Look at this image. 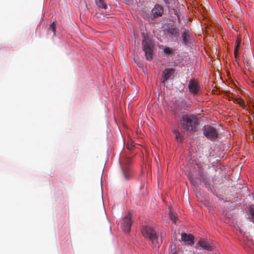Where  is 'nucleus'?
<instances>
[{"label": "nucleus", "instance_id": "nucleus-12", "mask_svg": "<svg viewBox=\"0 0 254 254\" xmlns=\"http://www.w3.org/2000/svg\"><path fill=\"white\" fill-rule=\"evenodd\" d=\"M181 239L183 241L187 242L189 244H193L194 237L191 234H188L186 233H183L181 235Z\"/></svg>", "mask_w": 254, "mask_h": 254}, {"label": "nucleus", "instance_id": "nucleus-13", "mask_svg": "<svg viewBox=\"0 0 254 254\" xmlns=\"http://www.w3.org/2000/svg\"><path fill=\"white\" fill-rule=\"evenodd\" d=\"M96 5L101 8L106 9L107 8V4L105 0H95Z\"/></svg>", "mask_w": 254, "mask_h": 254}, {"label": "nucleus", "instance_id": "nucleus-24", "mask_svg": "<svg viewBox=\"0 0 254 254\" xmlns=\"http://www.w3.org/2000/svg\"><path fill=\"white\" fill-rule=\"evenodd\" d=\"M238 49H236L235 48V50H234V56H235V57L236 58H237V56H238Z\"/></svg>", "mask_w": 254, "mask_h": 254}, {"label": "nucleus", "instance_id": "nucleus-15", "mask_svg": "<svg viewBox=\"0 0 254 254\" xmlns=\"http://www.w3.org/2000/svg\"><path fill=\"white\" fill-rule=\"evenodd\" d=\"M173 133L175 135V138L178 142H181L183 140L182 135L181 133L177 129H173Z\"/></svg>", "mask_w": 254, "mask_h": 254}, {"label": "nucleus", "instance_id": "nucleus-23", "mask_svg": "<svg viewBox=\"0 0 254 254\" xmlns=\"http://www.w3.org/2000/svg\"><path fill=\"white\" fill-rule=\"evenodd\" d=\"M198 175L199 176L200 178L202 179V180L203 181H204L206 179L205 176H204L203 173L201 171L199 172Z\"/></svg>", "mask_w": 254, "mask_h": 254}, {"label": "nucleus", "instance_id": "nucleus-16", "mask_svg": "<svg viewBox=\"0 0 254 254\" xmlns=\"http://www.w3.org/2000/svg\"><path fill=\"white\" fill-rule=\"evenodd\" d=\"M198 244L200 247H201L202 248L205 250H210L211 249V246L206 241H199L198 242Z\"/></svg>", "mask_w": 254, "mask_h": 254}, {"label": "nucleus", "instance_id": "nucleus-9", "mask_svg": "<svg viewBox=\"0 0 254 254\" xmlns=\"http://www.w3.org/2000/svg\"><path fill=\"white\" fill-rule=\"evenodd\" d=\"M166 31L170 37L177 38L180 36L179 29L173 26H168Z\"/></svg>", "mask_w": 254, "mask_h": 254}, {"label": "nucleus", "instance_id": "nucleus-20", "mask_svg": "<svg viewBox=\"0 0 254 254\" xmlns=\"http://www.w3.org/2000/svg\"><path fill=\"white\" fill-rule=\"evenodd\" d=\"M241 42V39L240 38L238 37L236 41V44L235 45V48L236 49H239Z\"/></svg>", "mask_w": 254, "mask_h": 254}, {"label": "nucleus", "instance_id": "nucleus-10", "mask_svg": "<svg viewBox=\"0 0 254 254\" xmlns=\"http://www.w3.org/2000/svg\"><path fill=\"white\" fill-rule=\"evenodd\" d=\"M181 33L182 43L185 45L190 43V32L188 30L184 29L182 31Z\"/></svg>", "mask_w": 254, "mask_h": 254}, {"label": "nucleus", "instance_id": "nucleus-6", "mask_svg": "<svg viewBox=\"0 0 254 254\" xmlns=\"http://www.w3.org/2000/svg\"><path fill=\"white\" fill-rule=\"evenodd\" d=\"M164 12L163 7L159 5L156 4L151 10L149 17L152 20L161 16Z\"/></svg>", "mask_w": 254, "mask_h": 254}, {"label": "nucleus", "instance_id": "nucleus-19", "mask_svg": "<svg viewBox=\"0 0 254 254\" xmlns=\"http://www.w3.org/2000/svg\"><path fill=\"white\" fill-rule=\"evenodd\" d=\"M170 219L173 221L175 224L177 222V216L175 213H170Z\"/></svg>", "mask_w": 254, "mask_h": 254}, {"label": "nucleus", "instance_id": "nucleus-25", "mask_svg": "<svg viewBox=\"0 0 254 254\" xmlns=\"http://www.w3.org/2000/svg\"><path fill=\"white\" fill-rule=\"evenodd\" d=\"M172 254H176V253H172Z\"/></svg>", "mask_w": 254, "mask_h": 254}, {"label": "nucleus", "instance_id": "nucleus-1", "mask_svg": "<svg viewBox=\"0 0 254 254\" xmlns=\"http://www.w3.org/2000/svg\"><path fill=\"white\" fill-rule=\"evenodd\" d=\"M200 120L199 118L193 114H184L179 121V124L183 132L192 134L197 131Z\"/></svg>", "mask_w": 254, "mask_h": 254}, {"label": "nucleus", "instance_id": "nucleus-5", "mask_svg": "<svg viewBox=\"0 0 254 254\" xmlns=\"http://www.w3.org/2000/svg\"><path fill=\"white\" fill-rule=\"evenodd\" d=\"M188 88L189 92L193 95L198 94L201 90L198 81L195 79H191L190 80L188 84Z\"/></svg>", "mask_w": 254, "mask_h": 254}, {"label": "nucleus", "instance_id": "nucleus-21", "mask_svg": "<svg viewBox=\"0 0 254 254\" xmlns=\"http://www.w3.org/2000/svg\"><path fill=\"white\" fill-rule=\"evenodd\" d=\"M249 62H250V66L254 68V58L253 56H251L250 57V59L249 60Z\"/></svg>", "mask_w": 254, "mask_h": 254}, {"label": "nucleus", "instance_id": "nucleus-17", "mask_svg": "<svg viewBox=\"0 0 254 254\" xmlns=\"http://www.w3.org/2000/svg\"><path fill=\"white\" fill-rule=\"evenodd\" d=\"M234 102L235 103L239 104L241 107H244L245 106L244 101L240 98H235L234 100Z\"/></svg>", "mask_w": 254, "mask_h": 254}, {"label": "nucleus", "instance_id": "nucleus-18", "mask_svg": "<svg viewBox=\"0 0 254 254\" xmlns=\"http://www.w3.org/2000/svg\"><path fill=\"white\" fill-rule=\"evenodd\" d=\"M49 30L53 32L54 35H56V22L54 21L50 26Z\"/></svg>", "mask_w": 254, "mask_h": 254}, {"label": "nucleus", "instance_id": "nucleus-14", "mask_svg": "<svg viewBox=\"0 0 254 254\" xmlns=\"http://www.w3.org/2000/svg\"><path fill=\"white\" fill-rule=\"evenodd\" d=\"M248 211L250 216L248 218L254 224V206H250L248 207Z\"/></svg>", "mask_w": 254, "mask_h": 254}, {"label": "nucleus", "instance_id": "nucleus-22", "mask_svg": "<svg viewBox=\"0 0 254 254\" xmlns=\"http://www.w3.org/2000/svg\"><path fill=\"white\" fill-rule=\"evenodd\" d=\"M172 49L170 48H166L164 50V52L166 54H170L172 53Z\"/></svg>", "mask_w": 254, "mask_h": 254}, {"label": "nucleus", "instance_id": "nucleus-8", "mask_svg": "<svg viewBox=\"0 0 254 254\" xmlns=\"http://www.w3.org/2000/svg\"><path fill=\"white\" fill-rule=\"evenodd\" d=\"M132 225V221L129 214L124 217L123 223L122 224V229L123 231L127 233L130 232V228Z\"/></svg>", "mask_w": 254, "mask_h": 254}, {"label": "nucleus", "instance_id": "nucleus-2", "mask_svg": "<svg viewBox=\"0 0 254 254\" xmlns=\"http://www.w3.org/2000/svg\"><path fill=\"white\" fill-rule=\"evenodd\" d=\"M141 233L145 239H148L151 242L154 248H159L158 236L155 230L150 226H143Z\"/></svg>", "mask_w": 254, "mask_h": 254}, {"label": "nucleus", "instance_id": "nucleus-11", "mask_svg": "<svg viewBox=\"0 0 254 254\" xmlns=\"http://www.w3.org/2000/svg\"><path fill=\"white\" fill-rule=\"evenodd\" d=\"M175 69L173 68H166L165 69L162 74V81L163 82L167 81L170 77L171 75L175 72Z\"/></svg>", "mask_w": 254, "mask_h": 254}, {"label": "nucleus", "instance_id": "nucleus-7", "mask_svg": "<svg viewBox=\"0 0 254 254\" xmlns=\"http://www.w3.org/2000/svg\"><path fill=\"white\" fill-rule=\"evenodd\" d=\"M131 160L129 158H127L123 162H121V166L126 180H128L130 176V172L128 165L130 163Z\"/></svg>", "mask_w": 254, "mask_h": 254}, {"label": "nucleus", "instance_id": "nucleus-3", "mask_svg": "<svg viewBox=\"0 0 254 254\" xmlns=\"http://www.w3.org/2000/svg\"><path fill=\"white\" fill-rule=\"evenodd\" d=\"M143 39L142 40L143 50L145 53V58L148 61L152 59L153 44L151 40L146 37L144 33H142Z\"/></svg>", "mask_w": 254, "mask_h": 254}, {"label": "nucleus", "instance_id": "nucleus-4", "mask_svg": "<svg viewBox=\"0 0 254 254\" xmlns=\"http://www.w3.org/2000/svg\"><path fill=\"white\" fill-rule=\"evenodd\" d=\"M203 133L204 136L211 141L217 139L218 133L216 128L210 126H205L202 128Z\"/></svg>", "mask_w": 254, "mask_h": 254}]
</instances>
